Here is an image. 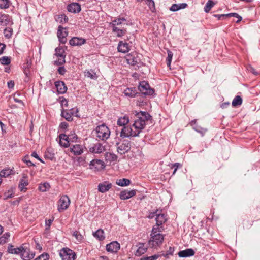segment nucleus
Masks as SVG:
<instances>
[{
    "label": "nucleus",
    "mask_w": 260,
    "mask_h": 260,
    "mask_svg": "<svg viewBox=\"0 0 260 260\" xmlns=\"http://www.w3.org/2000/svg\"><path fill=\"white\" fill-rule=\"evenodd\" d=\"M136 119L132 126H124L121 131L120 137L122 138L136 137L139 135L146 125V122L151 116L147 112L140 111L135 114Z\"/></svg>",
    "instance_id": "1"
},
{
    "label": "nucleus",
    "mask_w": 260,
    "mask_h": 260,
    "mask_svg": "<svg viewBox=\"0 0 260 260\" xmlns=\"http://www.w3.org/2000/svg\"><path fill=\"white\" fill-rule=\"evenodd\" d=\"M117 151L121 155L124 154L131 148V143L127 140H121L116 142Z\"/></svg>",
    "instance_id": "2"
},
{
    "label": "nucleus",
    "mask_w": 260,
    "mask_h": 260,
    "mask_svg": "<svg viewBox=\"0 0 260 260\" xmlns=\"http://www.w3.org/2000/svg\"><path fill=\"white\" fill-rule=\"evenodd\" d=\"M96 137L102 140L107 139L110 134L109 129L104 124L97 126L96 128Z\"/></svg>",
    "instance_id": "3"
},
{
    "label": "nucleus",
    "mask_w": 260,
    "mask_h": 260,
    "mask_svg": "<svg viewBox=\"0 0 260 260\" xmlns=\"http://www.w3.org/2000/svg\"><path fill=\"white\" fill-rule=\"evenodd\" d=\"M59 255L62 260H75L76 254L69 248H63L60 250Z\"/></svg>",
    "instance_id": "4"
},
{
    "label": "nucleus",
    "mask_w": 260,
    "mask_h": 260,
    "mask_svg": "<svg viewBox=\"0 0 260 260\" xmlns=\"http://www.w3.org/2000/svg\"><path fill=\"white\" fill-rule=\"evenodd\" d=\"M19 254L23 260H30L33 258L35 255V252L31 251L26 244L21 246V253Z\"/></svg>",
    "instance_id": "5"
},
{
    "label": "nucleus",
    "mask_w": 260,
    "mask_h": 260,
    "mask_svg": "<svg viewBox=\"0 0 260 260\" xmlns=\"http://www.w3.org/2000/svg\"><path fill=\"white\" fill-rule=\"evenodd\" d=\"M164 239V237L161 234H151L149 244L151 247L156 248L162 244Z\"/></svg>",
    "instance_id": "6"
},
{
    "label": "nucleus",
    "mask_w": 260,
    "mask_h": 260,
    "mask_svg": "<svg viewBox=\"0 0 260 260\" xmlns=\"http://www.w3.org/2000/svg\"><path fill=\"white\" fill-rule=\"evenodd\" d=\"M138 89L142 94L145 95H152L154 93V89L151 88L149 83L145 81L140 82Z\"/></svg>",
    "instance_id": "7"
},
{
    "label": "nucleus",
    "mask_w": 260,
    "mask_h": 260,
    "mask_svg": "<svg viewBox=\"0 0 260 260\" xmlns=\"http://www.w3.org/2000/svg\"><path fill=\"white\" fill-rule=\"evenodd\" d=\"M70 204V200L67 195L62 196L58 201V211L61 212L67 209Z\"/></svg>",
    "instance_id": "8"
},
{
    "label": "nucleus",
    "mask_w": 260,
    "mask_h": 260,
    "mask_svg": "<svg viewBox=\"0 0 260 260\" xmlns=\"http://www.w3.org/2000/svg\"><path fill=\"white\" fill-rule=\"evenodd\" d=\"M68 32L66 28L59 26L57 30V36L60 43L65 44L67 42V38Z\"/></svg>",
    "instance_id": "9"
},
{
    "label": "nucleus",
    "mask_w": 260,
    "mask_h": 260,
    "mask_svg": "<svg viewBox=\"0 0 260 260\" xmlns=\"http://www.w3.org/2000/svg\"><path fill=\"white\" fill-rule=\"evenodd\" d=\"M120 245L117 241H113L106 245V248L108 252L116 253L120 249Z\"/></svg>",
    "instance_id": "10"
},
{
    "label": "nucleus",
    "mask_w": 260,
    "mask_h": 260,
    "mask_svg": "<svg viewBox=\"0 0 260 260\" xmlns=\"http://www.w3.org/2000/svg\"><path fill=\"white\" fill-rule=\"evenodd\" d=\"M127 63L131 66H135L140 61L136 53L127 54L125 57Z\"/></svg>",
    "instance_id": "11"
},
{
    "label": "nucleus",
    "mask_w": 260,
    "mask_h": 260,
    "mask_svg": "<svg viewBox=\"0 0 260 260\" xmlns=\"http://www.w3.org/2000/svg\"><path fill=\"white\" fill-rule=\"evenodd\" d=\"M156 216L155 220L157 226H161L167 221L166 216L164 214H157V212H154L152 216H149V218H151Z\"/></svg>",
    "instance_id": "12"
},
{
    "label": "nucleus",
    "mask_w": 260,
    "mask_h": 260,
    "mask_svg": "<svg viewBox=\"0 0 260 260\" xmlns=\"http://www.w3.org/2000/svg\"><path fill=\"white\" fill-rule=\"evenodd\" d=\"M136 193V190H124L120 192L119 197L121 200H125L134 197Z\"/></svg>",
    "instance_id": "13"
},
{
    "label": "nucleus",
    "mask_w": 260,
    "mask_h": 260,
    "mask_svg": "<svg viewBox=\"0 0 260 260\" xmlns=\"http://www.w3.org/2000/svg\"><path fill=\"white\" fill-rule=\"evenodd\" d=\"M70 136L64 134H61L59 136V143L60 146H62L65 148H67L69 146V140L71 139L72 138L70 137Z\"/></svg>",
    "instance_id": "14"
},
{
    "label": "nucleus",
    "mask_w": 260,
    "mask_h": 260,
    "mask_svg": "<svg viewBox=\"0 0 260 260\" xmlns=\"http://www.w3.org/2000/svg\"><path fill=\"white\" fill-rule=\"evenodd\" d=\"M54 84L58 94H64L66 92L67 87L64 82L57 81L55 82Z\"/></svg>",
    "instance_id": "15"
},
{
    "label": "nucleus",
    "mask_w": 260,
    "mask_h": 260,
    "mask_svg": "<svg viewBox=\"0 0 260 260\" xmlns=\"http://www.w3.org/2000/svg\"><path fill=\"white\" fill-rule=\"evenodd\" d=\"M89 150L92 153H101L104 152L105 149V147L101 143H97L91 146L89 148Z\"/></svg>",
    "instance_id": "16"
},
{
    "label": "nucleus",
    "mask_w": 260,
    "mask_h": 260,
    "mask_svg": "<svg viewBox=\"0 0 260 260\" xmlns=\"http://www.w3.org/2000/svg\"><path fill=\"white\" fill-rule=\"evenodd\" d=\"M117 49L119 52L125 53L130 50V46L128 43L121 41L119 42Z\"/></svg>",
    "instance_id": "17"
},
{
    "label": "nucleus",
    "mask_w": 260,
    "mask_h": 260,
    "mask_svg": "<svg viewBox=\"0 0 260 260\" xmlns=\"http://www.w3.org/2000/svg\"><path fill=\"white\" fill-rule=\"evenodd\" d=\"M112 187V184L109 182L105 181L99 184L98 190L99 192L104 193L108 191Z\"/></svg>",
    "instance_id": "18"
},
{
    "label": "nucleus",
    "mask_w": 260,
    "mask_h": 260,
    "mask_svg": "<svg viewBox=\"0 0 260 260\" xmlns=\"http://www.w3.org/2000/svg\"><path fill=\"white\" fill-rule=\"evenodd\" d=\"M86 43V40L82 38L73 37L69 41L71 46H80Z\"/></svg>",
    "instance_id": "19"
},
{
    "label": "nucleus",
    "mask_w": 260,
    "mask_h": 260,
    "mask_svg": "<svg viewBox=\"0 0 260 260\" xmlns=\"http://www.w3.org/2000/svg\"><path fill=\"white\" fill-rule=\"evenodd\" d=\"M67 9L69 12L74 13H79L81 10L80 5L77 3H73L69 4Z\"/></svg>",
    "instance_id": "20"
},
{
    "label": "nucleus",
    "mask_w": 260,
    "mask_h": 260,
    "mask_svg": "<svg viewBox=\"0 0 260 260\" xmlns=\"http://www.w3.org/2000/svg\"><path fill=\"white\" fill-rule=\"evenodd\" d=\"M138 249L136 250L135 255L137 256H140L144 254L147 250V246L143 243H139L137 245Z\"/></svg>",
    "instance_id": "21"
},
{
    "label": "nucleus",
    "mask_w": 260,
    "mask_h": 260,
    "mask_svg": "<svg viewBox=\"0 0 260 260\" xmlns=\"http://www.w3.org/2000/svg\"><path fill=\"white\" fill-rule=\"evenodd\" d=\"M194 251L192 249L188 248L180 251L178 255L180 257H187L194 255Z\"/></svg>",
    "instance_id": "22"
},
{
    "label": "nucleus",
    "mask_w": 260,
    "mask_h": 260,
    "mask_svg": "<svg viewBox=\"0 0 260 260\" xmlns=\"http://www.w3.org/2000/svg\"><path fill=\"white\" fill-rule=\"evenodd\" d=\"M71 151L75 155H81L83 152V149L82 145L76 144L71 147Z\"/></svg>",
    "instance_id": "23"
},
{
    "label": "nucleus",
    "mask_w": 260,
    "mask_h": 260,
    "mask_svg": "<svg viewBox=\"0 0 260 260\" xmlns=\"http://www.w3.org/2000/svg\"><path fill=\"white\" fill-rule=\"evenodd\" d=\"M124 95L131 98L136 96L137 92L135 88H127L123 91Z\"/></svg>",
    "instance_id": "24"
},
{
    "label": "nucleus",
    "mask_w": 260,
    "mask_h": 260,
    "mask_svg": "<svg viewBox=\"0 0 260 260\" xmlns=\"http://www.w3.org/2000/svg\"><path fill=\"white\" fill-rule=\"evenodd\" d=\"M7 251L10 254H19L21 253V246L17 248H14L12 244H9Z\"/></svg>",
    "instance_id": "25"
},
{
    "label": "nucleus",
    "mask_w": 260,
    "mask_h": 260,
    "mask_svg": "<svg viewBox=\"0 0 260 260\" xmlns=\"http://www.w3.org/2000/svg\"><path fill=\"white\" fill-rule=\"evenodd\" d=\"M61 115L62 117L64 118L68 121H72L73 120L72 116L74 115V111H64L62 110Z\"/></svg>",
    "instance_id": "26"
},
{
    "label": "nucleus",
    "mask_w": 260,
    "mask_h": 260,
    "mask_svg": "<svg viewBox=\"0 0 260 260\" xmlns=\"http://www.w3.org/2000/svg\"><path fill=\"white\" fill-rule=\"evenodd\" d=\"M93 235L95 238H96L99 241H102L105 238V237L104 236V232L101 229H98L96 231L94 232L93 234Z\"/></svg>",
    "instance_id": "27"
},
{
    "label": "nucleus",
    "mask_w": 260,
    "mask_h": 260,
    "mask_svg": "<svg viewBox=\"0 0 260 260\" xmlns=\"http://www.w3.org/2000/svg\"><path fill=\"white\" fill-rule=\"evenodd\" d=\"M112 32L115 34L117 37L123 36L126 32L125 29H120L118 27L112 28Z\"/></svg>",
    "instance_id": "28"
},
{
    "label": "nucleus",
    "mask_w": 260,
    "mask_h": 260,
    "mask_svg": "<svg viewBox=\"0 0 260 260\" xmlns=\"http://www.w3.org/2000/svg\"><path fill=\"white\" fill-rule=\"evenodd\" d=\"M131 180L128 179L123 178L118 179L116 181V184L120 186H127L131 184Z\"/></svg>",
    "instance_id": "29"
},
{
    "label": "nucleus",
    "mask_w": 260,
    "mask_h": 260,
    "mask_svg": "<svg viewBox=\"0 0 260 260\" xmlns=\"http://www.w3.org/2000/svg\"><path fill=\"white\" fill-rule=\"evenodd\" d=\"M27 178V175H24L23 178L20 180L19 182V187L20 188L21 190H22L26 186L28 185Z\"/></svg>",
    "instance_id": "30"
},
{
    "label": "nucleus",
    "mask_w": 260,
    "mask_h": 260,
    "mask_svg": "<svg viewBox=\"0 0 260 260\" xmlns=\"http://www.w3.org/2000/svg\"><path fill=\"white\" fill-rule=\"evenodd\" d=\"M129 122V118L127 116H124L118 118L117 120V124L119 126L123 127Z\"/></svg>",
    "instance_id": "31"
},
{
    "label": "nucleus",
    "mask_w": 260,
    "mask_h": 260,
    "mask_svg": "<svg viewBox=\"0 0 260 260\" xmlns=\"http://www.w3.org/2000/svg\"><path fill=\"white\" fill-rule=\"evenodd\" d=\"M105 156L106 160L110 162L112 161H116L117 159V155L112 153H106Z\"/></svg>",
    "instance_id": "32"
},
{
    "label": "nucleus",
    "mask_w": 260,
    "mask_h": 260,
    "mask_svg": "<svg viewBox=\"0 0 260 260\" xmlns=\"http://www.w3.org/2000/svg\"><path fill=\"white\" fill-rule=\"evenodd\" d=\"M215 4V3L212 0H208L204 7V11L206 13L209 12Z\"/></svg>",
    "instance_id": "33"
},
{
    "label": "nucleus",
    "mask_w": 260,
    "mask_h": 260,
    "mask_svg": "<svg viewBox=\"0 0 260 260\" xmlns=\"http://www.w3.org/2000/svg\"><path fill=\"white\" fill-rule=\"evenodd\" d=\"M55 55L57 57H66V53L64 50L61 47H57L55 50Z\"/></svg>",
    "instance_id": "34"
},
{
    "label": "nucleus",
    "mask_w": 260,
    "mask_h": 260,
    "mask_svg": "<svg viewBox=\"0 0 260 260\" xmlns=\"http://www.w3.org/2000/svg\"><path fill=\"white\" fill-rule=\"evenodd\" d=\"M242 103V99L239 95L236 96L233 99L232 105L233 107H237L240 106Z\"/></svg>",
    "instance_id": "35"
},
{
    "label": "nucleus",
    "mask_w": 260,
    "mask_h": 260,
    "mask_svg": "<svg viewBox=\"0 0 260 260\" xmlns=\"http://www.w3.org/2000/svg\"><path fill=\"white\" fill-rule=\"evenodd\" d=\"M50 188V184L47 182L39 184L38 189L42 192H45Z\"/></svg>",
    "instance_id": "36"
},
{
    "label": "nucleus",
    "mask_w": 260,
    "mask_h": 260,
    "mask_svg": "<svg viewBox=\"0 0 260 260\" xmlns=\"http://www.w3.org/2000/svg\"><path fill=\"white\" fill-rule=\"evenodd\" d=\"M11 4L9 0H0V8L1 9H7Z\"/></svg>",
    "instance_id": "37"
},
{
    "label": "nucleus",
    "mask_w": 260,
    "mask_h": 260,
    "mask_svg": "<svg viewBox=\"0 0 260 260\" xmlns=\"http://www.w3.org/2000/svg\"><path fill=\"white\" fill-rule=\"evenodd\" d=\"M0 62L3 65H8L11 63V58L8 56H3L0 58Z\"/></svg>",
    "instance_id": "38"
},
{
    "label": "nucleus",
    "mask_w": 260,
    "mask_h": 260,
    "mask_svg": "<svg viewBox=\"0 0 260 260\" xmlns=\"http://www.w3.org/2000/svg\"><path fill=\"white\" fill-rule=\"evenodd\" d=\"M10 235L9 233H6L0 237V244H4L6 243L10 237Z\"/></svg>",
    "instance_id": "39"
},
{
    "label": "nucleus",
    "mask_w": 260,
    "mask_h": 260,
    "mask_svg": "<svg viewBox=\"0 0 260 260\" xmlns=\"http://www.w3.org/2000/svg\"><path fill=\"white\" fill-rule=\"evenodd\" d=\"M122 23L121 21H120L119 19L118 18H116L115 19L113 20L110 23V26L112 27V28L117 27V25H120Z\"/></svg>",
    "instance_id": "40"
},
{
    "label": "nucleus",
    "mask_w": 260,
    "mask_h": 260,
    "mask_svg": "<svg viewBox=\"0 0 260 260\" xmlns=\"http://www.w3.org/2000/svg\"><path fill=\"white\" fill-rule=\"evenodd\" d=\"M163 230L162 227L161 226H154L152 228V231L151 234H160Z\"/></svg>",
    "instance_id": "41"
},
{
    "label": "nucleus",
    "mask_w": 260,
    "mask_h": 260,
    "mask_svg": "<svg viewBox=\"0 0 260 260\" xmlns=\"http://www.w3.org/2000/svg\"><path fill=\"white\" fill-rule=\"evenodd\" d=\"M56 20L60 22H67L68 18L65 14H62L58 16Z\"/></svg>",
    "instance_id": "42"
},
{
    "label": "nucleus",
    "mask_w": 260,
    "mask_h": 260,
    "mask_svg": "<svg viewBox=\"0 0 260 260\" xmlns=\"http://www.w3.org/2000/svg\"><path fill=\"white\" fill-rule=\"evenodd\" d=\"M11 170L9 169H4L0 172V176L2 177H7L11 174Z\"/></svg>",
    "instance_id": "43"
},
{
    "label": "nucleus",
    "mask_w": 260,
    "mask_h": 260,
    "mask_svg": "<svg viewBox=\"0 0 260 260\" xmlns=\"http://www.w3.org/2000/svg\"><path fill=\"white\" fill-rule=\"evenodd\" d=\"M167 53H168V56L166 59V62H167V66L168 67H170L171 65V63L173 54L170 50H167Z\"/></svg>",
    "instance_id": "44"
},
{
    "label": "nucleus",
    "mask_w": 260,
    "mask_h": 260,
    "mask_svg": "<svg viewBox=\"0 0 260 260\" xmlns=\"http://www.w3.org/2000/svg\"><path fill=\"white\" fill-rule=\"evenodd\" d=\"M72 235L78 242H81L83 239L82 235L78 231H74Z\"/></svg>",
    "instance_id": "45"
},
{
    "label": "nucleus",
    "mask_w": 260,
    "mask_h": 260,
    "mask_svg": "<svg viewBox=\"0 0 260 260\" xmlns=\"http://www.w3.org/2000/svg\"><path fill=\"white\" fill-rule=\"evenodd\" d=\"M193 129H194L198 133L201 134L202 136H203L205 133L206 132V129L201 127L198 125H195L193 127Z\"/></svg>",
    "instance_id": "46"
},
{
    "label": "nucleus",
    "mask_w": 260,
    "mask_h": 260,
    "mask_svg": "<svg viewBox=\"0 0 260 260\" xmlns=\"http://www.w3.org/2000/svg\"><path fill=\"white\" fill-rule=\"evenodd\" d=\"M49 258V255L47 253H43L36 258L34 260H48Z\"/></svg>",
    "instance_id": "47"
},
{
    "label": "nucleus",
    "mask_w": 260,
    "mask_h": 260,
    "mask_svg": "<svg viewBox=\"0 0 260 260\" xmlns=\"http://www.w3.org/2000/svg\"><path fill=\"white\" fill-rule=\"evenodd\" d=\"M159 255L155 254L150 256H145L141 258L140 260H156L159 257Z\"/></svg>",
    "instance_id": "48"
},
{
    "label": "nucleus",
    "mask_w": 260,
    "mask_h": 260,
    "mask_svg": "<svg viewBox=\"0 0 260 260\" xmlns=\"http://www.w3.org/2000/svg\"><path fill=\"white\" fill-rule=\"evenodd\" d=\"M4 34L7 38H10L12 35V29L11 28H7L4 29Z\"/></svg>",
    "instance_id": "49"
},
{
    "label": "nucleus",
    "mask_w": 260,
    "mask_h": 260,
    "mask_svg": "<svg viewBox=\"0 0 260 260\" xmlns=\"http://www.w3.org/2000/svg\"><path fill=\"white\" fill-rule=\"evenodd\" d=\"M14 196V193L12 190H8L7 192L4 193V200H7L8 199L12 198Z\"/></svg>",
    "instance_id": "50"
},
{
    "label": "nucleus",
    "mask_w": 260,
    "mask_h": 260,
    "mask_svg": "<svg viewBox=\"0 0 260 260\" xmlns=\"http://www.w3.org/2000/svg\"><path fill=\"white\" fill-rule=\"evenodd\" d=\"M213 16L217 18L218 20H224L229 17V15L226 14H214Z\"/></svg>",
    "instance_id": "51"
},
{
    "label": "nucleus",
    "mask_w": 260,
    "mask_h": 260,
    "mask_svg": "<svg viewBox=\"0 0 260 260\" xmlns=\"http://www.w3.org/2000/svg\"><path fill=\"white\" fill-rule=\"evenodd\" d=\"M66 57H58V59L55 61V64L56 65H62L66 62Z\"/></svg>",
    "instance_id": "52"
},
{
    "label": "nucleus",
    "mask_w": 260,
    "mask_h": 260,
    "mask_svg": "<svg viewBox=\"0 0 260 260\" xmlns=\"http://www.w3.org/2000/svg\"><path fill=\"white\" fill-rule=\"evenodd\" d=\"M229 17L233 16L238 18L236 22H239L242 20V17L236 13H231L228 14Z\"/></svg>",
    "instance_id": "53"
},
{
    "label": "nucleus",
    "mask_w": 260,
    "mask_h": 260,
    "mask_svg": "<svg viewBox=\"0 0 260 260\" xmlns=\"http://www.w3.org/2000/svg\"><path fill=\"white\" fill-rule=\"evenodd\" d=\"M180 8L181 7L180 6H179L178 4H174L170 8V10L171 11H173V12H175V11L180 10Z\"/></svg>",
    "instance_id": "54"
},
{
    "label": "nucleus",
    "mask_w": 260,
    "mask_h": 260,
    "mask_svg": "<svg viewBox=\"0 0 260 260\" xmlns=\"http://www.w3.org/2000/svg\"><path fill=\"white\" fill-rule=\"evenodd\" d=\"M145 2L150 9L155 8V4L153 0H145Z\"/></svg>",
    "instance_id": "55"
},
{
    "label": "nucleus",
    "mask_w": 260,
    "mask_h": 260,
    "mask_svg": "<svg viewBox=\"0 0 260 260\" xmlns=\"http://www.w3.org/2000/svg\"><path fill=\"white\" fill-rule=\"evenodd\" d=\"M174 247H170L169 249L167 250L165 256L168 257L169 255H173V254L174 253Z\"/></svg>",
    "instance_id": "56"
},
{
    "label": "nucleus",
    "mask_w": 260,
    "mask_h": 260,
    "mask_svg": "<svg viewBox=\"0 0 260 260\" xmlns=\"http://www.w3.org/2000/svg\"><path fill=\"white\" fill-rule=\"evenodd\" d=\"M68 126L69 124L66 122H62L59 125L60 128L63 131L66 130L68 128Z\"/></svg>",
    "instance_id": "57"
},
{
    "label": "nucleus",
    "mask_w": 260,
    "mask_h": 260,
    "mask_svg": "<svg viewBox=\"0 0 260 260\" xmlns=\"http://www.w3.org/2000/svg\"><path fill=\"white\" fill-rule=\"evenodd\" d=\"M172 168H174V171L173 172V174H174L176 173V172L177 171L178 168L179 167L181 166V164L180 163H178V162L174 163V164H172Z\"/></svg>",
    "instance_id": "58"
},
{
    "label": "nucleus",
    "mask_w": 260,
    "mask_h": 260,
    "mask_svg": "<svg viewBox=\"0 0 260 260\" xmlns=\"http://www.w3.org/2000/svg\"><path fill=\"white\" fill-rule=\"evenodd\" d=\"M8 18V15H1L0 16V22H1V23L5 22V23H6V22H7Z\"/></svg>",
    "instance_id": "59"
},
{
    "label": "nucleus",
    "mask_w": 260,
    "mask_h": 260,
    "mask_svg": "<svg viewBox=\"0 0 260 260\" xmlns=\"http://www.w3.org/2000/svg\"><path fill=\"white\" fill-rule=\"evenodd\" d=\"M57 71L58 73L61 75H63L67 71L64 67H59Z\"/></svg>",
    "instance_id": "60"
},
{
    "label": "nucleus",
    "mask_w": 260,
    "mask_h": 260,
    "mask_svg": "<svg viewBox=\"0 0 260 260\" xmlns=\"http://www.w3.org/2000/svg\"><path fill=\"white\" fill-rule=\"evenodd\" d=\"M53 221V219H49L48 220H46L45 222V226L46 229H49L51 224H52V222Z\"/></svg>",
    "instance_id": "61"
},
{
    "label": "nucleus",
    "mask_w": 260,
    "mask_h": 260,
    "mask_svg": "<svg viewBox=\"0 0 260 260\" xmlns=\"http://www.w3.org/2000/svg\"><path fill=\"white\" fill-rule=\"evenodd\" d=\"M31 156L36 158H37L38 160L40 161L41 162L44 163V162L39 157V155H38L37 153L35 151L31 153Z\"/></svg>",
    "instance_id": "62"
},
{
    "label": "nucleus",
    "mask_w": 260,
    "mask_h": 260,
    "mask_svg": "<svg viewBox=\"0 0 260 260\" xmlns=\"http://www.w3.org/2000/svg\"><path fill=\"white\" fill-rule=\"evenodd\" d=\"M95 74L94 73H91L89 71H88L86 73V76L88 77H90L91 79H94L95 77Z\"/></svg>",
    "instance_id": "63"
},
{
    "label": "nucleus",
    "mask_w": 260,
    "mask_h": 260,
    "mask_svg": "<svg viewBox=\"0 0 260 260\" xmlns=\"http://www.w3.org/2000/svg\"><path fill=\"white\" fill-rule=\"evenodd\" d=\"M8 87L10 89H12L14 87V82L12 80L9 81L7 83Z\"/></svg>",
    "instance_id": "64"
}]
</instances>
